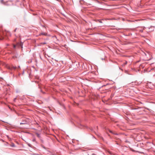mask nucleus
I'll return each instance as SVG.
<instances>
[{
  "label": "nucleus",
  "mask_w": 155,
  "mask_h": 155,
  "mask_svg": "<svg viewBox=\"0 0 155 155\" xmlns=\"http://www.w3.org/2000/svg\"><path fill=\"white\" fill-rule=\"evenodd\" d=\"M26 124V121H24L23 122H21L20 123V124Z\"/></svg>",
  "instance_id": "4"
},
{
  "label": "nucleus",
  "mask_w": 155,
  "mask_h": 155,
  "mask_svg": "<svg viewBox=\"0 0 155 155\" xmlns=\"http://www.w3.org/2000/svg\"><path fill=\"white\" fill-rule=\"evenodd\" d=\"M16 98H14V101H15H15H16Z\"/></svg>",
  "instance_id": "7"
},
{
  "label": "nucleus",
  "mask_w": 155,
  "mask_h": 155,
  "mask_svg": "<svg viewBox=\"0 0 155 155\" xmlns=\"http://www.w3.org/2000/svg\"><path fill=\"white\" fill-rule=\"evenodd\" d=\"M46 44V43H43V44Z\"/></svg>",
  "instance_id": "14"
},
{
  "label": "nucleus",
  "mask_w": 155,
  "mask_h": 155,
  "mask_svg": "<svg viewBox=\"0 0 155 155\" xmlns=\"http://www.w3.org/2000/svg\"><path fill=\"white\" fill-rule=\"evenodd\" d=\"M18 68H20V66H18Z\"/></svg>",
  "instance_id": "10"
},
{
  "label": "nucleus",
  "mask_w": 155,
  "mask_h": 155,
  "mask_svg": "<svg viewBox=\"0 0 155 155\" xmlns=\"http://www.w3.org/2000/svg\"><path fill=\"white\" fill-rule=\"evenodd\" d=\"M1 2L2 3H3V4H4V3H3L4 1H3V0H1Z\"/></svg>",
  "instance_id": "6"
},
{
  "label": "nucleus",
  "mask_w": 155,
  "mask_h": 155,
  "mask_svg": "<svg viewBox=\"0 0 155 155\" xmlns=\"http://www.w3.org/2000/svg\"><path fill=\"white\" fill-rule=\"evenodd\" d=\"M10 146L12 147H15V144L13 143H12Z\"/></svg>",
  "instance_id": "5"
},
{
  "label": "nucleus",
  "mask_w": 155,
  "mask_h": 155,
  "mask_svg": "<svg viewBox=\"0 0 155 155\" xmlns=\"http://www.w3.org/2000/svg\"><path fill=\"white\" fill-rule=\"evenodd\" d=\"M16 29H15L14 30V31L15 32V31H16Z\"/></svg>",
  "instance_id": "11"
},
{
  "label": "nucleus",
  "mask_w": 155,
  "mask_h": 155,
  "mask_svg": "<svg viewBox=\"0 0 155 155\" xmlns=\"http://www.w3.org/2000/svg\"><path fill=\"white\" fill-rule=\"evenodd\" d=\"M41 35H47V34L45 32H42L41 33Z\"/></svg>",
  "instance_id": "2"
},
{
  "label": "nucleus",
  "mask_w": 155,
  "mask_h": 155,
  "mask_svg": "<svg viewBox=\"0 0 155 155\" xmlns=\"http://www.w3.org/2000/svg\"><path fill=\"white\" fill-rule=\"evenodd\" d=\"M127 63V61H126L125 62V63H124L122 65V66H124L125 65H126Z\"/></svg>",
  "instance_id": "3"
},
{
  "label": "nucleus",
  "mask_w": 155,
  "mask_h": 155,
  "mask_svg": "<svg viewBox=\"0 0 155 155\" xmlns=\"http://www.w3.org/2000/svg\"><path fill=\"white\" fill-rule=\"evenodd\" d=\"M37 134V135L38 137H39V134Z\"/></svg>",
  "instance_id": "8"
},
{
  "label": "nucleus",
  "mask_w": 155,
  "mask_h": 155,
  "mask_svg": "<svg viewBox=\"0 0 155 155\" xmlns=\"http://www.w3.org/2000/svg\"><path fill=\"white\" fill-rule=\"evenodd\" d=\"M92 155H95V154L94 153V154H92Z\"/></svg>",
  "instance_id": "13"
},
{
  "label": "nucleus",
  "mask_w": 155,
  "mask_h": 155,
  "mask_svg": "<svg viewBox=\"0 0 155 155\" xmlns=\"http://www.w3.org/2000/svg\"><path fill=\"white\" fill-rule=\"evenodd\" d=\"M7 68L8 69L10 70H12V68L15 69L17 68V67L16 66H14L12 65L11 67L8 66H7Z\"/></svg>",
  "instance_id": "1"
},
{
  "label": "nucleus",
  "mask_w": 155,
  "mask_h": 155,
  "mask_svg": "<svg viewBox=\"0 0 155 155\" xmlns=\"http://www.w3.org/2000/svg\"><path fill=\"white\" fill-rule=\"evenodd\" d=\"M24 73V72H23V74Z\"/></svg>",
  "instance_id": "15"
},
{
  "label": "nucleus",
  "mask_w": 155,
  "mask_h": 155,
  "mask_svg": "<svg viewBox=\"0 0 155 155\" xmlns=\"http://www.w3.org/2000/svg\"><path fill=\"white\" fill-rule=\"evenodd\" d=\"M16 46L15 45H14V48H15Z\"/></svg>",
  "instance_id": "9"
},
{
  "label": "nucleus",
  "mask_w": 155,
  "mask_h": 155,
  "mask_svg": "<svg viewBox=\"0 0 155 155\" xmlns=\"http://www.w3.org/2000/svg\"><path fill=\"white\" fill-rule=\"evenodd\" d=\"M109 131H110V133H112V131H110V130H109Z\"/></svg>",
  "instance_id": "12"
}]
</instances>
